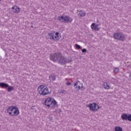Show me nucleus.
<instances>
[{
	"instance_id": "5",
	"label": "nucleus",
	"mask_w": 131,
	"mask_h": 131,
	"mask_svg": "<svg viewBox=\"0 0 131 131\" xmlns=\"http://www.w3.org/2000/svg\"><path fill=\"white\" fill-rule=\"evenodd\" d=\"M48 36H49L50 39L55 40V41H58V40H59L60 38L61 37V34H60L59 32H52L49 33Z\"/></svg>"
},
{
	"instance_id": "3",
	"label": "nucleus",
	"mask_w": 131,
	"mask_h": 131,
	"mask_svg": "<svg viewBox=\"0 0 131 131\" xmlns=\"http://www.w3.org/2000/svg\"><path fill=\"white\" fill-rule=\"evenodd\" d=\"M45 104L47 107L54 109L57 106V102L55 99L52 97H48L45 100Z\"/></svg>"
},
{
	"instance_id": "6",
	"label": "nucleus",
	"mask_w": 131,
	"mask_h": 131,
	"mask_svg": "<svg viewBox=\"0 0 131 131\" xmlns=\"http://www.w3.org/2000/svg\"><path fill=\"white\" fill-rule=\"evenodd\" d=\"M87 107L89 108L90 111L92 112H97V111L100 109V106L96 103H90L87 105Z\"/></svg>"
},
{
	"instance_id": "24",
	"label": "nucleus",
	"mask_w": 131,
	"mask_h": 131,
	"mask_svg": "<svg viewBox=\"0 0 131 131\" xmlns=\"http://www.w3.org/2000/svg\"><path fill=\"white\" fill-rule=\"evenodd\" d=\"M67 85H70L71 84V83L70 82H67Z\"/></svg>"
},
{
	"instance_id": "1",
	"label": "nucleus",
	"mask_w": 131,
	"mask_h": 131,
	"mask_svg": "<svg viewBox=\"0 0 131 131\" xmlns=\"http://www.w3.org/2000/svg\"><path fill=\"white\" fill-rule=\"evenodd\" d=\"M50 60L53 61V62H56L58 61L60 64H66V59L64 56H62L61 53H56L54 54H52L50 56Z\"/></svg>"
},
{
	"instance_id": "15",
	"label": "nucleus",
	"mask_w": 131,
	"mask_h": 131,
	"mask_svg": "<svg viewBox=\"0 0 131 131\" xmlns=\"http://www.w3.org/2000/svg\"><path fill=\"white\" fill-rule=\"evenodd\" d=\"M49 79L51 81H54L56 80V76L54 75L49 76Z\"/></svg>"
},
{
	"instance_id": "8",
	"label": "nucleus",
	"mask_w": 131,
	"mask_h": 131,
	"mask_svg": "<svg viewBox=\"0 0 131 131\" xmlns=\"http://www.w3.org/2000/svg\"><path fill=\"white\" fill-rule=\"evenodd\" d=\"M114 38L115 39H118L119 40H124L125 37L122 33H116L114 34Z\"/></svg>"
},
{
	"instance_id": "13",
	"label": "nucleus",
	"mask_w": 131,
	"mask_h": 131,
	"mask_svg": "<svg viewBox=\"0 0 131 131\" xmlns=\"http://www.w3.org/2000/svg\"><path fill=\"white\" fill-rule=\"evenodd\" d=\"M103 87L105 90H109L110 89V84L107 82H104L103 83Z\"/></svg>"
},
{
	"instance_id": "11",
	"label": "nucleus",
	"mask_w": 131,
	"mask_h": 131,
	"mask_svg": "<svg viewBox=\"0 0 131 131\" xmlns=\"http://www.w3.org/2000/svg\"><path fill=\"white\" fill-rule=\"evenodd\" d=\"M0 86L3 89H8L9 84L4 82H0Z\"/></svg>"
},
{
	"instance_id": "2",
	"label": "nucleus",
	"mask_w": 131,
	"mask_h": 131,
	"mask_svg": "<svg viewBox=\"0 0 131 131\" xmlns=\"http://www.w3.org/2000/svg\"><path fill=\"white\" fill-rule=\"evenodd\" d=\"M7 113L10 115V116H18L20 114V111L19 108L16 106H9L6 110Z\"/></svg>"
},
{
	"instance_id": "17",
	"label": "nucleus",
	"mask_w": 131,
	"mask_h": 131,
	"mask_svg": "<svg viewBox=\"0 0 131 131\" xmlns=\"http://www.w3.org/2000/svg\"><path fill=\"white\" fill-rule=\"evenodd\" d=\"M115 131H122V128L119 126H116L115 127Z\"/></svg>"
},
{
	"instance_id": "23",
	"label": "nucleus",
	"mask_w": 131,
	"mask_h": 131,
	"mask_svg": "<svg viewBox=\"0 0 131 131\" xmlns=\"http://www.w3.org/2000/svg\"><path fill=\"white\" fill-rule=\"evenodd\" d=\"M78 82H79V81L76 82L75 84H74V86H76V85H77V84H78Z\"/></svg>"
},
{
	"instance_id": "20",
	"label": "nucleus",
	"mask_w": 131,
	"mask_h": 131,
	"mask_svg": "<svg viewBox=\"0 0 131 131\" xmlns=\"http://www.w3.org/2000/svg\"><path fill=\"white\" fill-rule=\"evenodd\" d=\"M77 91H79V90H80L81 89V87H80V86H78V87H76V88Z\"/></svg>"
},
{
	"instance_id": "14",
	"label": "nucleus",
	"mask_w": 131,
	"mask_h": 131,
	"mask_svg": "<svg viewBox=\"0 0 131 131\" xmlns=\"http://www.w3.org/2000/svg\"><path fill=\"white\" fill-rule=\"evenodd\" d=\"M127 117H128L127 114H123L121 116V118H122L123 120H127Z\"/></svg>"
},
{
	"instance_id": "12",
	"label": "nucleus",
	"mask_w": 131,
	"mask_h": 131,
	"mask_svg": "<svg viewBox=\"0 0 131 131\" xmlns=\"http://www.w3.org/2000/svg\"><path fill=\"white\" fill-rule=\"evenodd\" d=\"M78 15L80 17H84V16H85V12L83 10H80L79 11Z\"/></svg>"
},
{
	"instance_id": "7",
	"label": "nucleus",
	"mask_w": 131,
	"mask_h": 131,
	"mask_svg": "<svg viewBox=\"0 0 131 131\" xmlns=\"http://www.w3.org/2000/svg\"><path fill=\"white\" fill-rule=\"evenodd\" d=\"M58 20L59 21H61V22H64L67 23H71L72 21H73V19L69 17V16H58Z\"/></svg>"
},
{
	"instance_id": "4",
	"label": "nucleus",
	"mask_w": 131,
	"mask_h": 131,
	"mask_svg": "<svg viewBox=\"0 0 131 131\" xmlns=\"http://www.w3.org/2000/svg\"><path fill=\"white\" fill-rule=\"evenodd\" d=\"M37 92L41 96H47L50 94L49 88L43 85H39L37 88Z\"/></svg>"
},
{
	"instance_id": "21",
	"label": "nucleus",
	"mask_w": 131,
	"mask_h": 131,
	"mask_svg": "<svg viewBox=\"0 0 131 131\" xmlns=\"http://www.w3.org/2000/svg\"><path fill=\"white\" fill-rule=\"evenodd\" d=\"M85 52H86V49H83L82 50V53H85Z\"/></svg>"
},
{
	"instance_id": "16",
	"label": "nucleus",
	"mask_w": 131,
	"mask_h": 131,
	"mask_svg": "<svg viewBox=\"0 0 131 131\" xmlns=\"http://www.w3.org/2000/svg\"><path fill=\"white\" fill-rule=\"evenodd\" d=\"M12 91H14V88L13 87V86H9L8 85V86L7 87V92H8V93H10L12 92Z\"/></svg>"
},
{
	"instance_id": "9",
	"label": "nucleus",
	"mask_w": 131,
	"mask_h": 131,
	"mask_svg": "<svg viewBox=\"0 0 131 131\" xmlns=\"http://www.w3.org/2000/svg\"><path fill=\"white\" fill-rule=\"evenodd\" d=\"M91 28L93 30V31H99L100 28H99V25L94 23L91 25Z\"/></svg>"
},
{
	"instance_id": "19",
	"label": "nucleus",
	"mask_w": 131,
	"mask_h": 131,
	"mask_svg": "<svg viewBox=\"0 0 131 131\" xmlns=\"http://www.w3.org/2000/svg\"><path fill=\"white\" fill-rule=\"evenodd\" d=\"M127 120H128V121H131V114L128 115Z\"/></svg>"
},
{
	"instance_id": "18",
	"label": "nucleus",
	"mask_w": 131,
	"mask_h": 131,
	"mask_svg": "<svg viewBox=\"0 0 131 131\" xmlns=\"http://www.w3.org/2000/svg\"><path fill=\"white\" fill-rule=\"evenodd\" d=\"M76 48H77L78 50H80V49H81V47H80V46L77 45V44H75V45Z\"/></svg>"
},
{
	"instance_id": "25",
	"label": "nucleus",
	"mask_w": 131,
	"mask_h": 131,
	"mask_svg": "<svg viewBox=\"0 0 131 131\" xmlns=\"http://www.w3.org/2000/svg\"><path fill=\"white\" fill-rule=\"evenodd\" d=\"M81 88H82V84H81Z\"/></svg>"
},
{
	"instance_id": "22",
	"label": "nucleus",
	"mask_w": 131,
	"mask_h": 131,
	"mask_svg": "<svg viewBox=\"0 0 131 131\" xmlns=\"http://www.w3.org/2000/svg\"><path fill=\"white\" fill-rule=\"evenodd\" d=\"M118 70H119L118 68H115V69H114L115 72L116 71H118Z\"/></svg>"
},
{
	"instance_id": "10",
	"label": "nucleus",
	"mask_w": 131,
	"mask_h": 131,
	"mask_svg": "<svg viewBox=\"0 0 131 131\" xmlns=\"http://www.w3.org/2000/svg\"><path fill=\"white\" fill-rule=\"evenodd\" d=\"M12 11L15 14H19V13L21 12V9H20L18 6L14 5L12 7Z\"/></svg>"
}]
</instances>
